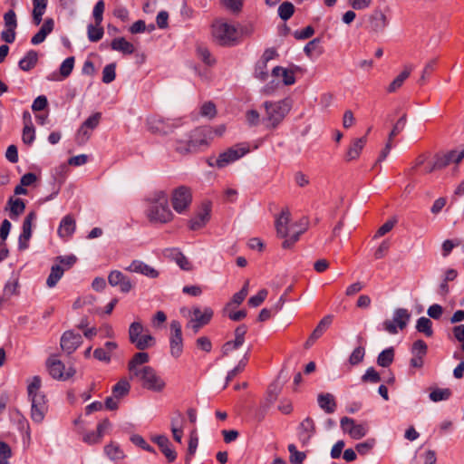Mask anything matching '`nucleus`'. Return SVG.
Returning a JSON list of instances; mask_svg holds the SVG:
<instances>
[{
    "instance_id": "28",
    "label": "nucleus",
    "mask_w": 464,
    "mask_h": 464,
    "mask_svg": "<svg viewBox=\"0 0 464 464\" xmlns=\"http://www.w3.org/2000/svg\"><path fill=\"white\" fill-rule=\"evenodd\" d=\"M76 228V222L72 215H66L58 227V235L63 238L70 237Z\"/></svg>"
},
{
    "instance_id": "26",
    "label": "nucleus",
    "mask_w": 464,
    "mask_h": 464,
    "mask_svg": "<svg viewBox=\"0 0 464 464\" xmlns=\"http://www.w3.org/2000/svg\"><path fill=\"white\" fill-rule=\"evenodd\" d=\"M366 142V135L359 139H354L348 148V150L345 154V160L347 161L357 160L360 157L361 152L363 147L365 146Z\"/></svg>"
},
{
    "instance_id": "59",
    "label": "nucleus",
    "mask_w": 464,
    "mask_h": 464,
    "mask_svg": "<svg viewBox=\"0 0 464 464\" xmlns=\"http://www.w3.org/2000/svg\"><path fill=\"white\" fill-rule=\"evenodd\" d=\"M427 344L422 340H417L412 344V354L424 357L427 353Z\"/></svg>"
},
{
    "instance_id": "49",
    "label": "nucleus",
    "mask_w": 464,
    "mask_h": 464,
    "mask_svg": "<svg viewBox=\"0 0 464 464\" xmlns=\"http://www.w3.org/2000/svg\"><path fill=\"white\" fill-rule=\"evenodd\" d=\"M295 12V6L290 2H284L280 5L278 8V14L281 19L286 21L288 20Z\"/></svg>"
},
{
    "instance_id": "52",
    "label": "nucleus",
    "mask_w": 464,
    "mask_h": 464,
    "mask_svg": "<svg viewBox=\"0 0 464 464\" xmlns=\"http://www.w3.org/2000/svg\"><path fill=\"white\" fill-rule=\"evenodd\" d=\"M116 65L115 63H110L106 65L102 71V82L104 83H110L114 81L116 77L115 72Z\"/></svg>"
},
{
    "instance_id": "48",
    "label": "nucleus",
    "mask_w": 464,
    "mask_h": 464,
    "mask_svg": "<svg viewBox=\"0 0 464 464\" xmlns=\"http://www.w3.org/2000/svg\"><path fill=\"white\" fill-rule=\"evenodd\" d=\"M247 362H248V354L246 353L244 356V358L239 361L238 364L227 373V383L231 382L237 374H239L240 372H242L244 371L245 367L247 364Z\"/></svg>"
},
{
    "instance_id": "17",
    "label": "nucleus",
    "mask_w": 464,
    "mask_h": 464,
    "mask_svg": "<svg viewBox=\"0 0 464 464\" xmlns=\"http://www.w3.org/2000/svg\"><path fill=\"white\" fill-rule=\"evenodd\" d=\"M101 113L96 112L90 116L80 127L78 132H77V140L79 143H84L88 140V139L91 136V132L89 130H92L95 129L101 120Z\"/></svg>"
},
{
    "instance_id": "30",
    "label": "nucleus",
    "mask_w": 464,
    "mask_h": 464,
    "mask_svg": "<svg viewBox=\"0 0 464 464\" xmlns=\"http://www.w3.org/2000/svg\"><path fill=\"white\" fill-rule=\"evenodd\" d=\"M111 47L112 50L120 52L125 55L132 54L135 52L133 44L123 37L113 39L111 43Z\"/></svg>"
},
{
    "instance_id": "35",
    "label": "nucleus",
    "mask_w": 464,
    "mask_h": 464,
    "mask_svg": "<svg viewBox=\"0 0 464 464\" xmlns=\"http://www.w3.org/2000/svg\"><path fill=\"white\" fill-rule=\"evenodd\" d=\"M318 404L327 413H333L336 409L334 397L330 393L320 394Z\"/></svg>"
},
{
    "instance_id": "38",
    "label": "nucleus",
    "mask_w": 464,
    "mask_h": 464,
    "mask_svg": "<svg viewBox=\"0 0 464 464\" xmlns=\"http://www.w3.org/2000/svg\"><path fill=\"white\" fill-rule=\"evenodd\" d=\"M7 205L9 206L11 218H16L25 208V204L23 199L14 198L13 197L9 198Z\"/></svg>"
},
{
    "instance_id": "60",
    "label": "nucleus",
    "mask_w": 464,
    "mask_h": 464,
    "mask_svg": "<svg viewBox=\"0 0 464 464\" xmlns=\"http://www.w3.org/2000/svg\"><path fill=\"white\" fill-rule=\"evenodd\" d=\"M35 138L34 126H24L22 139L24 143L31 145Z\"/></svg>"
},
{
    "instance_id": "44",
    "label": "nucleus",
    "mask_w": 464,
    "mask_h": 464,
    "mask_svg": "<svg viewBox=\"0 0 464 464\" xmlns=\"http://www.w3.org/2000/svg\"><path fill=\"white\" fill-rule=\"evenodd\" d=\"M106 455L112 460H121L124 458L123 450L116 444L111 443L105 446Z\"/></svg>"
},
{
    "instance_id": "58",
    "label": "nucleus",
    "mask_w": 464,
    "mask_h": 464,
    "mask_svg": "<svg viewBox=\"0 0 464 464\" xmlns=\"http://www.w3.org/2000/svg\"><path fill=\"white\" fill-rule=\"evenodd\" d=\"M375 444L374 439H369L364 442L358 443L355 446L356 451L361 455H366L371 451V450L373 448Z\"/></svg>"
},
{
    "instance_id": "27",
    "label": "nucleus",
    "mask_w": 464,
    "mask_h": 464,
    "mask_svg": "<svg viewBox=\"0 0 464 464\" xmlns=\"http://www.w3.org/2000/svg\"><path fill=\"white\" fill-rule=\"evenodd\" d=\"M331 322L332 320L330 317L323 318L308 337L307 341L305 342L304 347L309 348L310 346H312L316 342V340H318L324 334V333L330 325Z\"/></svg>"
},
{
    "instance_id": "40",
    "label": "nucleus",
    "mask_w": 464,
    "mask_h": 464,
    "mask_svg": "<svg viewBox=\"0 0 464 464\" xmlns=\"http://www.w3.org/2000/svg\"><path fill=\"white\" fill-rule=\"evenodd\" d=\"M36 215L34 212H30L24 220L23 232L20 237L24 238L25 241H29L32 237V226L35 220Z\"/></svg>"
},
{
    "instance_id": "32",
    "label": "nucleus",
    "mask_w": 464,
    "mask_h": 464,
    "mask_svg": "<svg viewBox=\"0 0 464 464\" xmlns=\"http://www.w3.org/2000/svg\"><path fill=\"white\" fill-rule=\"evenodd\" d=\"M413 68L411 65L404 66L402 72L391 82V84L387 88V92L392 93L395 92L398 89H400L406 79L411 73Z\"/></svg>"
},
{
    "instance_id": "46",
    "label": "nucleus",
    "mask_w": 464,
    "mask_h": 464,
    "mask_svg": "<svg viewBox=\"0 0 464 464\" xmlns=\"http://www.w3.org/2000/svg\"><path fill=\"white\" fill-rule=\"evenodd\" d=\"M394 358V351L392 348L386 349L382 351L378 358L377 362L382 367H388L393 361Z\"/></svg>"
},
{
    "instance_id": "33",
    "label": "nucleus",
    "mask_w": 464,
    "mask_h": 464,
    "mask_svg": "<svg viewBox=\"0 0 464 464\" xmlns=\"http://www.w3.org/2000/svg\"><path fill=\"white\" fill-rule=\"evenodd\" d=\"M48 0H33V23L39 25L42 22V17L46 11Z\"/></svg>"
},
{
    "instance_id": "14",
    "label": "nucleus",
    "mask_w": 464,
    "mask_h": 464,
    "mask_svg": "<svg viewBox=\"0 0 464 464\" xmlns=\"http://www.w3.org/2000/svg\"><path fill=\"white\" fill-rule=\"evenodd\" d=\"M341 428L344 433L349 434V436L353 440H360L368 432V427L366 424H358L354 420L349 417H343L341 419Z\"/></svg>"
},
{
    "instance_id": "15",
    "label": "nucleus",
    "mask_w": 464,
    "mask_h": 464,
    "mask_svg": "<svg viewBox=\"0 0 464 464\" xmlns=\"http://www.w3.org/2000/svg\"><path fill=\"white\" fill-rule=\"evenodd\" d=\"M183 353V339L181 324L178 321L170 324V353L173 357L179 358Z\"/></svg>"
},
{
    "instance_id": "50",
    "label": "nucleus",
    "mask_w": 464,
    "mask_h": 464,
    "mask_svg": "<svg viewBox=\"0 0 464 464\" xmlns=\"http://www.w3.org/2000/svg\"><path fill=\"white\" fill-rule=\"evenodd\" d=\"M451 396V391L448 388L435 389L430 393V399L435 402L448 400Z\"/></svg>"
},
{
    "instance_id": "3",
    "label": "nucleus",
    "mask_w": 464,
    "mask_h": 464,
    "mask_svg": "<svg viewBox=\"0 0 464 464\" xmlns=\"http://www.w3.org/2000/svg\"><path fill=\"white\" fill-rule=\"evenodd\" d=\"M275 227L277 236L285 238L282 243L283 248H291L298 240L300 236L306 230L305 224L291 222V214L287 209H283L276 217Z\"/></svg>"
},
{
    "instance_id": "57",
    "label": "nucleus",
    "mask_w": 464,
    "mask_h": 464,
    "mask_svg": "<svg viewBox=\"0 0 464 464\" xmlns=\"http://www.w3.org/2000/svg\"><path fill=\"white\" fill-rule=\"evenodd\" d=\"M267 295V290H260L256 295L249 298L248 304L253 307L259 306L266 300Z\"/></svg>"
},
{
    "instance_id": "13",
    "label": "nucleus",
    "mask_w": 464,
    "mask_h": 464,
    "mask_svg": "<svg viewBox=\"0 0 464 464\" xmlns=\"http://www.w3.org/2000/svg\"><path fill=\"white\" fill-rule=\"evenodd\" d=\"M464 158V146L458 150L441 151L435 154L438 169H442L450 164H458Z\"/></svg>"
},
{
    "instance_id": "9",
    "label": "nucleus",
    "mask_w": 464,
    "mask_h": 464,
    "mask_svg": "<svg viewBox=\"0 0 464 464\" xmlns=\"http://www.w3.org/2000/svg\"><path fill=\"white\" fill-rule=\"evenodd\" d=\"M435 170H438L435 155L432 156L430 152H423L411 162L408 173L409 175H427Z\"/></svg>"
},
{
    "instance_id": "25",
    "label": "nucleus",
    "mask_w": 464,
    "mask_h": 464,
    "mask_svg": "<svg viewBox=\"0 0 464 464\" xmlns=\"http://www.w3.org/2000/svg\"><path fill=\"white\" fill-rule=\"evenodd\" d=\"M152 440L160 447L169 462H173L176 459L177 453L171 449L170 442L166 436H155Z\"/></svg>"
},
{
    "instance_id": "10",
    "label": "nucleus",
    "mask_w": 464,
    "mask_h": 464,
    "mask_svg": "<svg viewBox=\"0 0 464 464\" xmlns=\"http://www.w3.org/2000/svg\"><path fill=\"white\" fill-rule=\"evenodd\" d=\"M170 200L173 209L179 213L183 214L188 208L192 202V193L189 188L186 186H179L172 190Z\"/></svg>"
},
{
    "instance_id": "1",
    "label": "nucleus",
    "mask_w": 464,
    "mask_h": 464,
    "mask_svg": "<svg viewBox=\"0 0 464 464\" xmlns=\"http://www.w3.org/2000/svg\"><path fill=\"white\" fill-rule=\"evenodd\" d=\"M150 360L147 353H136L128 363L130 379H138L144 389L160 392L166 386L165 381L150 366H145Z\"/></svg>"
},
{
    "instance_id": "23",
    "label": "nucleus",
    "mask_w": 464,
    "mask_h": 464,
    "mask_svg": "<svg viewBox=\"0 0 464 464\" xmlns=\"http://www.w3.org/2000/svg\"><path fill=\"white\" fill-rule=\"evenodd\" d=\"M299 440L302 446H306L315 431L314 422L311 418L304 419L299 427Z\"/></svg>"
},
{
    "instance_id": "39",
    "label": "nucleus",
    "mask_w": 464,
    "mask_h": 464,
    "mask_svg": "<svg viewBox=\"0 0 464 464\" xmlns=\"http://www.w3.org/2000/svg\"><path fill=\"white\" fill-rule=\"evenodd\" d=\"M42 380L39 376H34L29 382L27 386V392L30 400L36 398L37 396H44L41 392Z\"/></svg>"
},
{
    "instance_id": "62",
    "label": "nucleus",
    "mask_w": 464,
    "mask_h": 464,
    "mask_svg": "<svg viewBox=\"0 0 464 464\" xmlns=\"http://www.w3.org/2000/svg\"><path fill=\"white\" fill-rule=\"evenodd\" d=\"M266 67H267V63L259 61L258 63L256 65V68H255V76H256V78H257V79H259L261 81H266L267 76H268V72H267Z\"/></svg>"
},
{
    "instance_id": "18",
    "label": "nucleus",
    "mask_w": 464,
    "mask_h": 464,
    "mask_svg": "<svg viewBox=\"0 0 464 464\" xmlns=\"http://www.w3.org/2000/svg\"><path fill=\"white\" fill-rule=\"evenodd\" d=\"M31 419L36 422L41 423L48 411V405L45 396H37L31 400Z\"/></svg>"
},
{
    "instance_id": "6",
    "label": "nucleus",
    "mask_w": 464,
    "mask_h": 464,
    "mask_svg": "<svg viewBox=\"0 0 464 464\" xmlns=\"http://www.w3.org/2000/svg\"><path fill=\"white\" fill-rule=\"evenodd\" d=\"M248 152V145L244 143L236 144L231 148H228L227 150L221 152L218 158H209L208 160V164L210 167L222 169L239 160Z\"/></svg>"
},
{
    "instance_id": "19",
    "label": "nucleus",
    "mask_w": 464,
    "mask_h": 464,
    "mask_svg": "<svg viewBox=\"0 0 464 464\" xmlns=\"http://www.w3.org/2000/svg\"><path fill=\"white\" fill-rule=\"evenodd\" d=\"M82 338L81 334L72 331H66L61 338V347L68 354L73 353L82 343Z\"/></svg>"
},
{
    "instance_id": "12",
    "label": "nucleus",
    "mask_w": 464,
    "mask_h": 464,
    "mask_svg": "<svg viewBox=\"0 0 464 464\" xmlns=\"http://www.w3.org/2000/svg\"><path fill=\"white\" fill-rule=\"evenodd\" d=\"M191 320L188 327H191L197 333L202 326L208 324L213 317L214 312L210 307L201 310L198 306L191 309Z\"/></svg>"
},
{
    "instance_id": "4",
    "label": "nucleus",
    "mask_w": 464,
    "mask_h": 464,
    "mask_svg": "<svg viewBox=\"0 0 464 464\" xmlns=\"http://www.w3.org/2000/svg\"><path fill=\"white\" fill-rule=\"evenodd\" d=\"M148 221L151 224H167L174 219V214L169 207V197L164 191H159L148 200L145 211Z\"/></svg>"
},
{
    "instance_id": "43",
    "label": "nucleus",
    "mask_w": 464,
    "mask_h": 464,
    "mask_svg": "<svg viewBox=\"0 0 464 464\" xmlns=\"http://www.w3.org/2000/svg\"><path fill=\"white\" fill-rule=\"evenodd\" d=\"M64 273V269L60 265H53L51 273L47 278L46 284L49 287H53L61 279Z\"/></svg>"
},
{
    "instance_id": "22",
    "label": "nucleus",
    "mask_w": 464,
    "mask_h": 464,
    "mask_svg": "<svg viewBox=\"0 0 464 464\" xmlns=\"http://www.w3.org/2000/svg\"><path fill=\"white\" fill-rule=\"evenodd\" d=\"M388 24L387 15L380 9H375L369 18L370 28L374 32H382Z\"/></svg>"
},
{
    "instance_id": "56",
    "label": "nucleus",
    "mask_w": 464,
    "mask_h": 464,
    "mask_svg": "<svg viewBox=\"0 0 464 464\" xmlns=\"http://www.w3.org/2000/svg\"><path fill=\"white\" fill-rule=\"evenodd\" d=\"M364 354H365V352H364L363 347L359 346V347L355 348L353 351L352 354L350 355L349 362L352 365H356V364L360 363L361 362H362V360L364 358Z\"/></svg>"
},
{
    "instance_id": "36",
    "label": "nucleus",
    "mask_w": 464,
    "mask_h": 464,
    "mask_svg": "<svg viewBox=\"0 0 464 464\" xmlns=\"http://www.w3.org/2000/svg\"><path fill=\"white\" fill-rule=\"evenodd\" d=\"M38 61V53L35 51H29L25 56L19 62L21 70L27 72L33 69Z\"/></svg>"
},
{
    "instance_id": "8",
    "label": "nucleus",
    "mask_w": 464,
    "mask_h": 464,
    "mask_svg": "<svg viewBox=\"0 0 464 464\" xmlns=\"http://www.w3.org/2000/svg\"><path fill=\"white\" fill-rule=\"evenodd\" d=\"M129 339L137 349L141 351L152 347L155 344V338L149 334L148 331L144 332L143 326L139 322H134L130 324Z\"/></svg>"
},
{
    "instance_id": "2",
    "label": "nucleus",
    "mask_w": 464,
    "mask_h": 464,
    "mask_svg": "<svg viewBox=\"0 0 464 464\" xmlns=\"http://www.w3.org/2000/svg\"><path fill=\"white\" fill-rule=\"evenodd\" d=\"M251 25H241L237 23L218 18L211 24V34L214 41L220 46L231 47L239 44L245 37L253 34Z\"/></svg>"
},
{
    "instance_id": "45",
    "label": "nucleus",
    "mask_w": 464,
    "mask_h": 464,
    "mask_svg": "<svg viewBox=\"0 0 464 464\" xmlns=\"http://www.w3.org/2000/svg\"><path fill=\"white\" fill-rule=\"evenodd\" d=\"M416 328L420 333H423L428 337H430L433 334L432 323L427 317H420L417 321Z\"/></svg>"
},
{
    "instance_id": "11",
    "label": "nucleus",
    "mask_w": 464,
    "mask_h": 464,
    "mask_svg": "<svg viewBox=\"0 0 464 464\" xmlns=\"http://www.w3.org/2000/svg\"><path fill=\"white\" fill-rule=\"evenodd\" d=\"M411 318V314L405 308H398L395 310L392 320H385L383 328L391 334L398 333L397 327L401 330L404 329Z\"/></svg>"
},
{
    "instance_id": "34",
    "label": "nucleus",
    "mask_w": 464,
    "mask_h": 464,
    "mask_svg": "<svg viewBox=\"0 0 464 464\" xmlns=\"http://www.w3.org/2000/svg\"><path fill=\"white\" fill-rule=\"evenodd\" d=\"M272 74L275 77H282L283 82L285 85H292L295 82V73L292 70L276 66L273 69Z\"/></svg>"
},
{
    "instance_id": "7",
    "label": "nucleus",
    "mask_w": 464,
    "mask_h": 464,
    "mask_svg": "<svg viewBox=\"0 0 464 464\" xmlns=\"http://www.w3.org/2000/svg\"><path fill=\"white\" fill-rule=\"evenodd\" d=\"M266 114L263 118L267 127L276 128L289 111V107L285 102L264 103Z\"/></svg>"
},
{
    "instance_id": "63",
    "label": "nucleus",
    "mask_w": 464,
    "mask_h": 464,
    "mask_svg": "<svg viewBox=\"0 0 464 464\" xmlns=\"http://www.w3.org/2000/svg\"><path fill=\"white\" fill-rule=\"evenodd\" d=\"M174 258L176 263L181 269L186 271H189L192 269L191 263L182 253H177Z\"/></svg>"
},
{
    "instance_id": "41",
    "label": "nucleus",
    "mask_w": 464,
    "mask_h": 464,
    "mask_svg": "<svg viewBox=\"0 0 464 464\" xmlns=\"http://www.w3.org/2000/svg\"><path fill=\"white\" fill-rule=\"evenodd\" d=\"M247 294H248V283H246V285L243 286V288L236 293L231 301L226 305L225 309H224V312H228V309H230V307L235 304V305H239L243 303V301L246 299V297L247 296Z\"/></svg>"
},
{
    "instance_id": "29",
    "label": "nucleus",
    "mask_w": 464,
    "mask_h": 464,
    "mask_svg": "<svg viewBox=\"0 0 464 464\" xmlns=\"http://www.w3.org/2000/svg\"><path fill=\"white\" fill-rule=\"evenodd\" d=\"M53 27H54L53 20L52 18H47L44 22L39 32L32 37L31 43L33 44H39L43 43L45 40L46 36L53 32Z\"/></svg>"
},
{
    "instance_id": "51",
    "label": "nucleus",
    "mask_w": 464,
    "mask_h": 464,
    "mask_svg": "<svg viewBox=\"0 0 464 464\" xmlns=\"http://www.w3.org/2000/svg\"><path fill=\"white\" fill-rule=\"evenodd\" d=\"M77 261V258L73 255H69L65 256H58L55 259L56 264L60 265L64 271L69 270Z\"/></svg>"
},
{
    "instance_id": "21",
    "label": "nucleus",
    "mask_w": 464,
    "mask_h": 464,
    "mask_svg": "<svg viewBox=\"0 0 464 464\" xmlns=\"http://www.w3.org/2000/svg\"><path fill=\"white\" fill-rule=\"evenodd\" d=\"M149 130L153 133L167 134L172 130V125L160 116L148 119Z\"/></svg>"
},
{
    "instance_id": "42",
    "label": "nucleus",
    "mask_w": 464,
    "mask_h": 464,
    "mask_svg": "<svg viewBox=\"0 0 464 464\" xmlns=\"http://www.w3.org/2000/svg\"><path fill=\"white\" fill-rule=\"evenodd\" d=\"M88 39L91 42H98L100 41L104 34L103 27L102 26V24H97L94 22V24H89L88 25Z\"/></svg>"
},
{
    "instance_id": "37",
    "label": "nucleus",
    "mask_w": 464,
    "mask_h": 464,
    "mask_svg": "<svg viewBox=\"0 0 464 464\" xmlns=\"http://www.w3.org/2000/svg\"><path fill=\"white\" fill-rule=\"evenodd\" d=\"M130 390V382L127 379H121L112 388V395L117 399L121 400L129 394Z\"/></svg>"
},
{
    "instance_id": "5",
    "label": "nucleus",
    "mask_w": 464,
    "mask_h": 464,
    "mask_svg": "<svg viewBox=\"0 0 464 464\" xmlns=\"http://www.w3.org/2000/svg\"><path fill=\"white\" fill-rule=\"evenodd\" d=\"M224 129L213 130L208 127L195 129L189 139L186 141H179L176 150L180 153L196 152L208 147L215 136H221Z\"/></svg>"
},
{
    "instance_id": "53",
    "label": "nucleus",
    "mask_w": 464,
    "mask_h": 464,
    "mask_svg": "<svg viewBox=\"0 0 464 464\" xmlns=\"http://www.w3.org/2000/svg\"><path fill=\"white\" fill-rule=\"evenodd\" d=\"M130 441L148 452H155L154 449L139 434L132 435L130 437Z\"/></svg>"
},
{
    "instance_id": "24",
    "label": "nucleus",
    "mask_w": 464,
    "mask_h": 464,
    "mask_svg": "<svg viewBox=\"0 0 464 464\" xmlns=\"http://www.w3.org/2000/svg\"><path fill=\"white\" fill-rule=\"evenodd\" d=\"M210 206L205 204L202 209L189 221V227L192 230H198L203 227L210 218Z\"/></svg>"
},
{
    "instance_id": "16",
    "label": "nucleus",
    "mask_w": 464,
    "mask_h": 464,
    "mask_svg": "<svg viewBox=\"0 0 464 464\" xmlns=\"http://www.w3.org/2000/svg\"><path fill=\"white\" fill-rule=\"evenodd\" d=\"M47 367L50 374L54 379L67 380L72 377L75 373V370L72 367L65 370L64 364L56 357H51L48 359Z\"/></svg>"
},
{
    "instance_id": "31",
    "label": "nucleus",
    "mask_w": 464,
    "mask_h": 464,
    "mask_svg": "<svg viewBox=\"0 0 464 464\" xmlns=\"http://www.w3.org/2000/svg\"><path fill=\"white\" fill-rule=\"evenodd\" d=\"M128 270L130 272L140 273L151 278H155L159 276L158 271L141 261H133L128 267Z\"/></svg>"
},
{
    "instance_id": "55",
    "label": "nucleus",
    "mask_w": 464,
    "mask_h": 464,
    "mask_svg": "<svg viewBox=\"0 0 464 464\" xmlns=\"http://www.w3.org/2000/svg\"><path fill=\"white\" fill-rule=\"evenodd\" d=\"M104 9H105V5H104L103 0L98 1L96 3V5H94V8L92 11V15H93L94 22H96L97 24L102 23Z\"/></svg>"
},
{
    "instance_id": "20",
    "label": "nucleus",
    "mask_w": 464,
    "mask_h": 464,
    "mask_svg": "<svg viewBox=\"0 0 464 464\" xmlns=\"http://www.w3.org/2000/svg\"><path fill=\"white\" fill-rule=\"evenodd\" d=\"M246 326L242 324L237 327L235 330V339L233 341L227 342L222 348L223 353L227 355L234 350L240 347L245 342V335L246 334Z\"/></svg>"
},
{
    "instance_id": "64",
    "label": "nucleus",
    "mask_w": 464,
    "mask_h": 464,
    "mask_svg": "<svg viewBox=\"0 0 464 464\" xmlns=\"http://www.w3.org/2000/svg\"><path fill=\"white\" fill-rule=\"evenodd\" d=\"M201 115L208 118H213L217 114L216 106L213 102H205L201 107Z\"/></svg>"
},
{
    "instance_id": "61",
    "label": "nucleus",
    "mask_w": 464,
    "mask_h": 464,
    "mask_svg": "<svg viewBox=\"0 0 464 464\" xmlns=\"http://www.w3.org/2000/svg\"><path fill=\"white\" fill-rule=\"evenodd\" d=\"M5 28L15 29L17 27L16 14L14 10H9L4 15Z\"/></svg>"
},
{
    "instance_id": "54",
    "label": "nucleus",
    "mask_w": 464,
    "mask_h": 464,
    "mask_svg": "<svg viewBox=\"0 0 464 464\" xmlns=\"http://www.w3.org/2000/svg\"><path fill=\"white\" fill-rule=\"evenodd\" d=\"M74 66V58L73 57H68L66 58L60 67V73L63 76V78L68 77Z\"/></svg>"
},
{
    "instance_id": "47",
    "label": "nucleus",
    "mask_w": 464,
    "mask_h": 464,
    "mask_svg": "<svg viewBox=\"0 0 464 464\" xmlns=\"http://www.w3.org/2000/svg\"><path fill=\"white\" fill-rule=\"evenodd\" d=\"M288 451L290 453L289 459L292 464H301L306 458V454L298 451L295 444L288 445Z\"/></svg>"
}]
</instances>
